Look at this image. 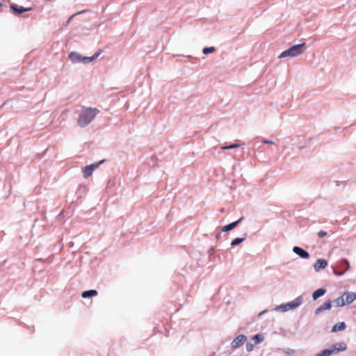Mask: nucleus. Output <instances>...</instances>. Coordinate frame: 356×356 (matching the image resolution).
Listing matches in <instances>:
<instances>
[{"label": "nucleus", "mask_w": 356, "mask_h": 356, "mask_svg": "<svg viewBox=\"0 0 356 356\" xmlns=\"http://www.w3.org/2000/svg\"><path fill=\"white\" fill-rule=\"evenodd\" d=\"M99 111L95 108H83L79 113L77 124L81 127L88 125L97 115Z\"/></svg>", "instance_id": "obj_1"}, {"label": "nucleus", "mask_w": 356, "mask_h": 356, "mask_svg": "<svg viewBox=\"0 0 356 356\" xmlns=\"http://www.w3.org/2000/svg\"><path fill=\"white\" fill-rule=\"evenodd\" d=\"M305 43H301L293 45L288 49L284 51L279 56V58H293L298 56L303 53L305 51Z\"/></svg>", "instance_id": "obj_2"}, {"label": "nucleus", "mask_w": 356, "mask_h": 356, "mask_svg": "<svg viewBox=\"0 0 356 356\" xmlns=\"http://www.w3.org/2000/svg\"><path fill=\"white\" fill-rule=\"evenodd\" d=\"M302 302L303 297L302 296H299L296 299L288 303L277 306L274 308V310L276 312H286L299 307L302 304Z\"/></svg>", "instance_id": "obj_3"}, {"label": "nucleus", "mask_w": 356, "mask_h": 356, "mask_svg": "<svg viewBox=\"0 0 356 356\" xmlns=\"http://www.w3.org/2000/svg\"><path fill=\"white\" fill-rule=\"evenodd\" d=\"M69 58L73 63H88L92 61V58L83 56L76 51L71 52L69 55Z\"/></svg>", "instance_id": "obj_4"}, {"label": "nucleus", "mask_w": 356, "mask_h": 356, "mask_svg": "<svg viewBox=\"0 0 356 356\" xmlns=\"http://www.w3.org/2000/svg\"><path fill=\"white\" fill-rule=\"evenodd\" d=\"M103 162H104V160L83 168L82 172H83V177L85 178L90 177L92 174L94 170L96 169L97 168H98L99 166V165L102 164Z\"/></svg>", "instance_id": "obj_5"}, {"label": "nucleus", "mask_w": 356, "mask_h": 356, "mask_svg": "<svg viewBox=\"0 0 356 356\" xmlns=\"http://www.w3.org/2000/svg\"><path fill=\"white\" fill-rule=\"evenodd\" d=\"M247 341V337L245 334H239L231 342L230 346L233 350L237 349L241 347Z\"/></svg>", "instance_id": "obj_6"}, {"label": "nucleus", "mask_w": 356, "mask_h": 356, "mask_svg": "<svg viewBox=\"0 0 356 356\" xmlns=\"http://www.w3.org/2000/svg\"><path fill=\"white\" fill-rule=\"evenodd\" d=\"M327 261L324 259H318L314 264V270L316 272H319L325 269L327 266Z\"/></svg>", "instance_id": "obj_7"}, {"label": "nucleus", "mask_w": 356, "mask_h": 356, "mask_svg": "<svg viewBox=\"0 0 356 356\" xmlns=\"http://www.w3.org/2000/svg\"><path fill=\"white\" fill-rule=\"evenodd\" d=\"M331 307H332V302H331V300H327V301L325 302L322 305L317 307L314 311V314L316 315H318L320 313H321L325 310L330 309Z\"/></svg>", "instance_id": "obj_8"}, {"label": "nucleus", "mask_w": 356, "mask_h": 356, "mask_svg": "<svg viewBox=\"0 0 356 356\" xmlns=\"http://www.w3.org/2000/svg\"><path fill=\"white\" fill-rule=\"evenodd\" d=\"M293 252L302 259H308L309 257V254L306 250L298 246H294L293 248Z\"/></svg>", "instance_id": "obj_9"}, {"label": "nucleus", "mask_w": 356, "mask_h": 356, "mask_svg": "<svg viewBox=\"0 0 356 356\" xmlns=\"http://www.w3.org/2000/svg\"><path fill=\"white\" fill-rule=\"evenodd\" d=\"M332 347L334 355L338 354L339 352L344 351L347 349V346L345 343H337L332 345Z\"/></svg>", "instance_id": "obj_10"}, {"label": "nucleus", "mask_w": 356, "mask_h": 356, "mask_svg": "<svg viewBox=\"0 0 356 356\" xmlns=\"http://www.w3.org/2000/svg\"><path fill=\"white\" fill-rule=\"evenodd\" d=\"M342 296H344L346 305L350 304L356 300V293L355 292H346L343 293Z\"/></svg>", "instance_id": "obj_11"}, {"label": "nucleus", "mask_w": 356, "mask_h": 356, "mask_svg": "<svg viewBox=\"0 0 356 356\" xmlns=\"http://www.w3.org/2000/svg\"><path fill=\"white\" fill-rule=\"evenodd\" d=\"M10 9L16 14L19 15L24 12H27L31 10V8H24L19 6L17 4H11Z\"/></svg>", "instance_id": "obj_12"}, {"label": "nucleus", "mask_w": 356, "mask_h": 356, "mask_svg": "<svg viewBox=\"0 0 356 356\" xmlns=\"http://www.w3.org/2000/svg\"><path fill=\"white\" fill-rule=\"evenodd\" d=\"M243 218L242 217L240 219H238V220L222 227V232H229L230 230H232L241 222Z\"/></svg>", "instance_id": "obj_13"}, {"label": "nucleus", "mask_w": 356, "mask_h": 356, "mask_svg": "<svg viewBox=\"0 0 356 356\" xmlns=\"http://www.w3.org/2000/svg\"><path fill=\"white\" fill-rule=\"evenodd\" d=\"M250 340L254 345H257L262 343L264 341V337L261 334H257L252 337Z\"/></svg>", "instance_id": "obj_14"}, {"label": "nucleus", "mask_w": 356, "mask_h": 356, "mask_svg": "<svg viewBox=\"0 0 356 356\" xmlns=\"http://www.w3.org/2000/svg\"><path fill=\"white\" fill-rule=\"evenodd\" d=\"M325 293V289H318L312 293V298L314 300H316L318 298L323 296Z\"/></svg>", "instance_id": "obj_15"}, {"label": "nucleus", "mask_w": 356, "mask_h": 356, "mask_svg": "<svg viewBox=\"0 0 356 356\" xmlns=\"http://www.w3.org/2000/svg\"><path fill=\"white\" fill-rule=\"evenodd\" d=\"M346 329V324L344 322H340V323H338L337 324H335L332 328V332H338V331H342V330H344Z\"/></svg>", "instance_id": "obj_16"}, {"label": "nucleus", "mask_w": 356, "mask_h": 356, "mask_svg": "<svg viewBox=\"0 0 356 356\" xmlns=\"http://www.w3.org/2000/svg\"><path fill=\"white\" fill-rule=\"evenodd\" d=\"M97 291L96 290H88L85 291L82 293L81 296L83 298H91L93 296H96L97 295Z\"/></svg>", "instance_id": "obj_17"}, {"label": "nucleus", "mask_w": 356, "mask_h": 356, "mask_svg": "<svg viewBox=\"0 0 356 356\" xmlns=\"http://www.w3.org/2000/svg\"><path fill=\"white\" fill-rule=\"evenodd\" d=\"M246 237H247V234H244V236L243 238H236L231 242V245L235 246V245H239L240 243H241L243 241H245Z\"/></svg>", "instance_id": "obj_18"}, {"label": "nucleus", "mask_w": 356, "mask_h": 356, "mask_svg": "<svg viewBox=\"0 0 356 356\" xmlns=\"http://www.w3.org/2000/svg\"><path fill=\"white\" fill-rule=\"evenodd\" d=\"M334 303L337 307H342L346 305V302H344V296H340L336 298L334 300Z\"/></svg>", "instance_id": "obj_19"}, {"label": "nucleus", "mask_w": 356, "mask_h": 356, "mask_svg": "<svg viewBox=\"0 0 356 356\" xmlns=\"http://www.w3.org/2000/svg\"><path fill=\"white\" fill-rule=\"evenodd\" d=\"M320 353L322 356H332L334 355L332 347H329L328 348L324 349L321 350Z\"/></svg>", "instance_id": "obj_20"}, {"label": "nucleus", "mask_w": 356, "mask_h": 356, "mask_svg": "<svg viewBox=\"0 0 356 356\" xmlns=\"http://www.w3.org/2000/svg\"><path fill=\"white\" fill-rule=\"evenodd\" d=\"M214 51H215V48L213 47H205L203 49V53L204 54H209L213 53Z\"/></svg>", "instance_id": "obj_21"}, {"label": "nucleus", "mask_w": 356, "mask_h": 356, "mask_svg": "<svg viewBox=\"0 0 356 356\" xmlns=\"http://www.w3.org/2000/svg\"><path fill=\"white\" fill-rule=\"evenodd\" d=\"M254 344L253 343H251V342L247 343L246 346H245L246 350L248 353L252 352L254 349Z\"/></svg>", "instance_id": "obj_22"}, {"label": "nucleus", "mask_w": 356, "mask_h": 356, "mask_svg": "<svg viewBox=\"0 0 356 356\" xmlns=\"http://www.w3.org/2000/svg\"><path fill=\"white\" fill-rule=\"evenodd\" d=\"M342 262L346 265L345 270H343L346 273L349 269L350 264H349V262H348V261L347 259H343L342 261Z\"/></svg>", "instance_id": "obj_23"}, {"label": "nucleus", "mask_w": 356, "mask_h": 356, "mask_svg": "<svg viewBox=\"0 0 356 356\" xmlns=\"http://www.w3.org/2000/svg\"><path fill=\"white\" fill-rule=\"evenodd\" d=\"M262 143L266 145H275V142L268 139H263Z\"/></svg>", "instance_id": "obj_24"}, {"label": "nucleus", "mask_w": 356, "mask_h": 356, "mask_svg": "<svg viewBox=\"0 0 356 356\" xmlns=\"http://www.w3.org/2000/svg\"><path fill=\"white\" fill-rule=\"evenodd\" d=\"M326 235H327V232H325V231H320V232L318 233V236L320 238H323V237H325Z\"/></svg>", "instance_id": "obj_25"}, {"label": "nucleus", "mask_w": 356, "mask_h": 356, "mask_svg": "<svg viewBox=\"0 0 356 356\" xmlns=\"http://www.w3.org/2000/svg\"><path fill=\"white\" fill-rule=\"evenodd\" d=\"M101 54V51L99 50L97 51L92 56H90L89 58H92V60L96 58Z\"/></svg>", "instance_id": "obj_26"}, {"label": "nucleus", "mask_w": 356, "mask_h": 356, "mask_svg": "<svg viewBox=\"0 0 356 356\" xmlns=\"http://www.w3.org/2000/svg\"><path fill=\"white\" fill-rule=\"evenodd\" d=\"M334 273L337 276H341L345 273V271L338 272V271L334 270Z\"/></svg>", "instance_id": "obj_27"}, {"label": "nucleus", "mask_w": 356, "mask_h": 356, "mask_svg": "<svg viewBox=\"0 0 356 356\" xmlns=\"http://www.w3.org/2000/svg\"><path fill=\"white\" fill-rule=\"evenodd\" d=\"M78 14H79V13H76V14L72 15L69 18V19H68L67 21H66V22H65V26H67V25L70 23V20H71V19H72L75 15H78Z\"/></svg>", "instance_id": "obj_28"}, {"label": "nucleus", "mask_w": 356, "mask_h": 356, "mask_svg": "<svg viewBox=\"0 0 356 356\" xmlns=\"http://www.w3.org/2000/svg\"><path fill=\"white\" fill-rule=\"evenodd\" d=\"M240 146L238 144H232L229 145L230 149L237 148Z\"/></svg>", "instance_id": "obj_29"}, {"label": "nucleus", "mask_w": 356, "mask_h": 356, "mask_svg": "<svg viewBox=\"0 0 356 356\" xmlns=\"http://www.w3.org/2000/svg\"><path fill=\"white\" fill-rule=\"evenodd\" d=\"M285 353H286L288 354H293L294 353V351H293V350H292L291 348H286L285 350Z\"/></svg>", "instance_id": "obj_30"}, {"label": "nucleus", "mask_w": 356, "mask_h": 356, "mask_svg": "<svg viewBox=\"0 0 356 356\" xmlns=\"http://www.w3.org/2000/svg\"><path fill=\"white\" fill-rule=\"evenodd\" d=\"M222 149H230V147H229V145H227V146H222Z\"/></svg>", "instance_id": "obj_31"}, {"label": "nucleus", "mask_w": 356, "mask_h": 356, "mask_svg": "<svg viewBox=\"0 0 356 356\" xmlns=\"http://www.w3.org/2000/svg\"><path fill=\"white\" fill-rule=\"evenodd\" d=\"M266 310H264V311H262L261 312H260V313L259 314V317H261V316L264 313H266Z\"/></svg>", "instance_id": "obj_32"}, {"label": "nucleus", "mask_w": 356, "mask_h": 356, "mask_svg": "<svg viewBox=\"0 0 356 356\" xmlns=\"http://www.w3.org/2000/svg\"><path fill=\"white\" fill-rule=\"evenodd\" d=\"M220 236V234H218L217 235V238H218Z\"/></svg>", "instance_id": "obj_33"}, {"label": "nucleus", "mask_w": 356, "mask_h": 356, "mask_svg": "<svg viewBox=\"0 0 356 356\" xmlns=\"http://www.w3.org/2000/svg\"><path fill=\"white\" fill-rule=\"evenodd\" d=\"M1 6V3H0V7Z\"/></svg>", "instance_id": "obj_34"}]
</instances>
